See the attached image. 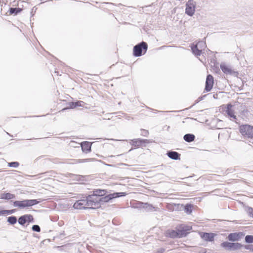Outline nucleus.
Instances as JSON below:
<instances>
[{
	"label": "nucleus",
	"instance_id": "obj_1",
	"mask_svg": "<svg viewBox=\"0 0 253 253\" xmlns=\"http://www.w3.org/2000/svg\"><path fill=\"white\" fill-rule=\"evenodd\" d=\"M239 130L244 138L253 139V126L248 124L242 125L239 126Z\"/></svg>",
	"mask_w": 253,
	"mask_h": 253
},
{
	"label": "nucleus",
	"instance_id": "obj_2",
	"mask_svg": "<svg viewBox=\"0 0 253 253\" xmlns=\"http://www.w3.org/2000/svg\"><path fill=\"white\" fill-rule=\"evenodd\" d=\"M147 48L148 45L147 43L142 42L134 46L133 49V54L136 57L140 56L146 52Z\"/></svg>",
	"mask_w": 253,
	"mask_h": 253
},
{
	"label": "nucleus",
	"instance_id": "obj_3",
	"mask_svg": "<svg viewBox=\"0 0 253 253\" xmlns=\"http://www.w3.org/2000/svg\"><path fill=\"white\" fill-rule=\"evenodd\" d=\"M88 209H96L100 207V198L92 194L86 197Z\"/></svg>",
	"mask_w": 253,
	"mask_h": 253
},
{
	"label": "nucleus",
	"instance_id": "obj_4",
	"mask_svg": "<svg viewBox=\"0 0 253 253\" xmlns=\"http://www.w3.org/2000/svg\"><path fill=\"white\" fill-rule=\"evenodd\" d=\"M176 228L179 235V238H182L186 236L190 232L192 229V226L190 225L181 224L178 225Z\"/></svg>",
	"mask_w": 253,
	"mask_h": 253
},
{
	"label": "nucleus",
	"instance_id": "obj_5",
	"mask_svg": "<svg viewBox=\"0 0 253 253\" xmlns=\"http://www.w3.org/2000/svg\"><path fill=\"white\" fill-rule=\"evenodd\" d=\"M38 203L37 200H25L23 201H16L14 202V206L19 208H24L30 207Z\"/></svg>",
	"mask_w": 253,
	"mask_h": 253
},
{
	"label": "nucleus",
	"instance_id": "obj_6",
	"mask_svg": "<svg viewBox=\"0 0 253 253\" xmlns=\"http://www.w3.org/2000/svg\"><path fill=\"white\" fill-rule=\"evenodd\" d=\"M205 46V43L202 42H198L196 45H193L191 47L193 53L195 55H200L202 53V50L204 49Z\"/></svg>",
	"mask_w": 253,
	"mask_h": 253
},
{
	"label": "nucleus",
	"instance_id": "obj_7",
	"mask_svg": "<svg viewBox=\"0 0 253 253\" xmlns=\"http://www.w3.org/2000/svg\"><path fill=\"white\" fill-rule=\"evenodd\" d=\"M196 3L193 0H189L186 5L185 12L189 16H192L195 11Z\"/></svg>",
	"mask_w": 253,
	"mask_h": 253
},
{
	"label": "nucleus",
	"instance_id": "obj_8",
	"mask_svg": "<svg viewBox=\"0 0 253 253\" xmlns=\"http://www.w3.org/2000/svg\"><path fill=\"white\" fill-rule=\"evenodd\" d=\"M125 193H114L112 194H110L108 195H106L104 197L103 196L102 198H100V202H108L112 199L119 197L120 196H125Z\"/></svg>",
	"mask_w": 253,
	"mask_h": 253
},
{
	"label": "nucleus",
	"instance_id": "obj_9",
	"mask_svg": "<svg viewBox=\"0 0 253 253\" xmlns=\"http://www.w3.org/2000/svg\"><path fill=\"white\" fill-rule=\"evenodd\" d=\"M199 234L202 239L207 242L213 241L214 237L216 235L215 233L203 232H199Z\"/></svg>",
	"mask_w": 253,
	"mask_h": 253
},
{
	"label": "nucleus",
	"instance_id": "obj_10",
	"mask_svg": "<svg viewBox=\"0 0 253 253\" xmlns=\"http://www.w3.org/2000/svg\"><path fill=\"white\" fill-rule=\"evenodd\" d=\"M87 201L86 199H81L77 201L74 204L73 207L75 209L77 210H83L85 209H88L87 206Z\"/></svg>",
	"mask_w": 253,
	"mask_h": 253
},
{
	"label": "nucleus",
	"instance_id": "obj_11",
	"mask_svg": "<svg viewBox=\"0 0 253 253\" xmlns=\"http://www.w3.org/2000/svg\"><path fill=\"white\" fill-rule=\"evenodd\" d=\"M214 84L213 77L211 75L207 77L205 90L206 92L210 91L212 88Z\"/></svg>",
	"mask_w": 253,
	"mask_h": 253
},
{
	"label": "nucleus",
	"instance_id": "obj_12",
	"mask_svg": "<svg viewBox=\"0 0 253 253\" xmlns=\"http://www.w3.org/2000/svg\"><path fill=\"white\" fill-rule=\"evenodd\" d=\"M244 236V234L242 232L232 233L229 234L228 239L229 241H238Z\"/></svg>",
	"mask_w": 253,
	"mask_h": 253
},
{
	"label": "nucleus",
	"instance_id": "obj_13",
	"mask_svg": "<svg viewBox=\"0 0 253 253\" xmlns=\"http://www.w3.org/2000/svg\"><path fill=\"white\" fill-rule=\"evenodd\" d=\"M226 108V113L228 117L234 120H236L237 119L236 116L235 115V112L233 109V105L231 104H228L227 105Z\"/></svg>",
	"mask_w": 253,
	"mask_h": 253
},
{
	"label": "nucleus",
	"instance_id": "obj_14",
	"mask_svg": "<svg viewBox=\"0 0 253 253\" xmlns=\"http://www.w3.org/2000/svg\"><path fill=\"white\" fill-rule=\"evenodd\" d=\"M85 103L83 101H78L77 102H72L69 103V107L67 108H64L62 110L66 109H75L77 107H84Z\"/></svg>",
	"mask_w": 253,
	"mask_h": 253
},
{
	"label": "nucleus",
	"instance_id": "obj_15",
	"mask_svg": "<svg viewBox=\"0 0 253 253\" xmlns=\"http://www.w3.org/2000/svg\"><path fill=\"white\" fill-rule=\"evenodd\" d=\"M221 246L226 249H237L240 246V245L238 243H229L227 242H223Z\"/></svg>",
	"mask_w": 253,
	"mask_h": 253
},
{
	"label": "nucleus",
	"instance_id": "obj_16",
	"mask_svg": "<svg viewBox=\"0 0 253 253\" xmlns=\"http://www.w3.org/2000/svg\"><path fill=\"white\" fill-rule=\"evenodd\" d=\"M81 145L82 151L84 152L85 153H87L90 152L91 146V144L90 143V142H88V141H84V142L81 143Z\"/></svg>",
	"mask_w": 253,
	"mask_h": 253
},
{
	"label": "nucleus",
	"instance_id": "obj_17",
	"mask_svg": "<svg viewBox=\"0 0 253 253\" xmlns=\"http://www.w3.org/2000/svg\"><path fill=\"white\" fill-rule=\"evenodd\" d=\"M166 236L168 237L175 238H179L177 230H168L166 232Z\"/></svg>",
	"mask_w": 253,
	"mask_h": 253
},
{
	"label": "nucleus",
	"instance_id": "obj_18",
	"mask_svg": "<svg viewBox=\"0 0 253 253\" xmlns=\"http://www.w3.org/2000/svg\"><path fill=\"white\" fill-rule=\"evenodd\" d=\"M107 193L106 190L101 189H94L92 192V195H94L95 197H97L100 198V197L104 196Z\"/></svg>",
	"mask_w": 253,
	"mask_h": 253
},
{
	"label": "nucleus",
	"instance_id": "obj_19",
	"mask_svg": "<svg viewBox=\"0 0 253 253\" xmlns=\"http://www.w3.org/2000/svg\"><path fill=\"white\" fill-rule=\"evenodd\" d=\"M15 197V195L10 193H2L0 194V198L4 200H11Z\"/></svg>",
	"mask_w": 253,
	"mask_h": 253
},
{
	"label": "nucleus",
	"instance_id": "obj_20",
	"mask_svg": "<svg viewBox=\"0 0 253 253\" xmlns=\"http://www.w3.org/2000/svg\"><path fill=\"white\" fill-rule=\"evenodd\" d=\"M151 141L148 139H138L134 141V143L137 146H142L144 144L146 143H150Z\"/></svg>",
	"mask_w": 253,
	"mask_h": 253
},
{
	"label": "nucleus",
	"instance_id": "obj_21",
	"mask_svg": "<svg viewBox=\"0 0 253 253\" xmlns=\"http://www.w3.org/2000/svg\"><path fill=\"white\" fill-rule=\"evenodd\" d=\"M220 69L226 74H231L232 73V70L225 64H221Z\"/></svg>",
	"mask_w": 253,
	"mask_h": 253
},
{
	"label": "nucleus",
	"instance_id": "obj_22",
	"mask_svg": "<svg viewBox=\"0 0 253 253\" xmlns=\"http://www.w3.org/2000/svg\"><path fill=\"white\" fill-rule=\"evenodd\" d=\"M195 136L192 134H186L184 136V140L188 142H191L194 140Z\"/></svg>",
	"mask_w": 253,
	"mask_h": 253
},
{
	"label": "nucleus",
	"instance_id": "obj_23",
	"mask_svg": "<svg viewBox=\"0 0 253 253\" xmlns=\"http://www.w3.org/2000/svg\"><path fill=\"white\" fill-rule=\"evenodd\" d=\"M139 207H142L143 208L153 209L154 207L151 204L148 203H144L143 202H139L137 203Z\"/></svg>",
	"mask_w": 253,
	"mask_h": 253
},
{
	"label": "nucleus",
	"instance_id": "obj_24",
	"mask_svg": "<svg viewBox=\"0 0 253 253\" xmlns=\"http://www.w3.org/2000/svg\"><path fill=\"white\" fill-rule=\"evenodd\" d=\"M168 156L172 159L177 160L179 159L180 155L176 152L172 151L168 153Z\"/></svg>",
	"mask_w": 253,
	"mask_h": 253
},
{
	"label": "nucleus",
	"instance_id": "obj_25",
	"mask_svg": "<svg viewBox=\"0 0 253 253\" xmlns=\"http://www.w3.org/2000/svg\"><path fill=\"white\" fill-rule=\"evenodd\" d=\"M22 11L20 8H10L9 10V15H17Z\"/></svg>",
	"mask_w": 253,
	"mask_h": 253
},
{
	"label": "nucleus",
	"instance_id": "obj_26",
	"mask_svg": "<svg viewBox=\"0 0 253 253\" xmlns=\"http://www.w3.org/2000/svg\"><path fill=\"white\" fill-rule=\"evenodd\" d=\"M193 209V206L191 204H186L184 207V211L187 214H191Z\"/></svg>",
	"mask_w": 253,
	"mask_h": 253
},
{
	"label": "nucleus",
	"instance_id": "obj_27",
	"mask_svg": "<svg viewBox=\"0 0 253 253\" xmlns=\"http://www.w3.org/2000/svg\"><path fill=\"white\" fill-rule=\"evenodd\" d=\"M245 241L248 243H253V235H247L245 237Z\"/></svg>",
	"mask_w": 253,
	"mask_h": 253
},
{
	"label": "nucleus",
	"instance_id": "obj_28",
	"mask_svg": "<svg viewBox=\"0 0 253 253\" xmlns=\"http://www.w3.org/2000/svg\"><path fill=\"white\" fill-rule=\"evenodd\" d=\"M7 221L10 223L13 224L16 222L17 219L15 216H10L8 218Z\"/></svg>",
	"mask_w": 253,
	"mask_h": 253
},
{
	"label": "nucleus",
	"instance_id": "obj_29",
	"mask_svg": "<svg viewBox=\"0 0 253 253\" xmlns=\"http://www.w3.org/2000/svg\"><path fill=\"white\" fill-rule=\"evenodd\" d=\"M18 222L20 224L22 225H23L24 224L26 223V221L25 217L24 215H23V216H21L20 217H19V218L18 219Z\"/></svg>",
	"mask_w": 253,
	"mask_h": 253
},
{
	"label": "nucleus",
	"instance_id": "obj_30",
	"mask_svg": "<svg viewBox=\"0 0 253 253\" xmlns=\"http://www.w3.org/2000/svg\"><path fill=\"white\" fill-rule=\"evenodd\" d=\"M8 166L9 167L17 168L19 166V164L17 162H10L8 163Z\"/></svg>",
	"mask_w": 253,
	"mask_h": 253
},
{
	"label": "nucleus",
	"instance_id": "obj_31",
	"mask_svg": "<svg viewBox=\"0 0 253 253\" xmlns=\"http://www.w3.org/2000/svg\"><path fill=\"white\" fill-rule=\"evenodd\" d=\"M75 163H85L90 161V159H78L75 160Z\"/></svg>",
	"mask_w": 253,
	"mask_h": 253
},
{
	"label": "nucleus",
	"instance_id": "obj_32",
	"mask_svg": "<svg viewBox=\"0 0 253 253\" xmlns=\"http://www.w3.org/2000/svg\"><path fill=\"white\" fill-rule=\"evenodd\" d=\"M24 216L25 217L26 222L27 221L30 222L33 220V216L30 214H26V215H24Z\"/></svg>",
	"mask_w": 253,
	"mask_h": 253
},
{
	"label": "nucleus",
	"instance_id": "obj_33",
	"mask_svg": "<svg viewBox=\"0 0 253 253\" xmlns=\"http://www.w3.org/2000/svg\"><path fill=\"white\" fill-rule=\"evenodd\" d=\"M141 134L144 136H147L149 134L148 130L142 129L141 130Z\"/></svg>",
	"mask_w": 253,
	"mask_h": 253
},
{
	"label": "nucleus",
	"instance_id": "obj_34",
	"mask_svg": "<svg viewBox=\"0 0 253 253\" xmlns=\"http://www.w3.org/2000/svg\"><path fill=\"white\" fill-rule=\"evenodd\" d=\"M32 229H33V230L36 231V232H40V231H41V228H40V226L37 225H33L32 227Z\"/></svg>",
	"mask_w": 253,
	"mask_h": 253
},
{
	"label": "nucleus",
	"instance_id": "obj_35",
	"mask_svg": "<svg viewBox=\"0 0 253 253\" xmlns=\"http://www.w3.org/2000/svg\"><path fill=\"white\" fill-rule=\"evenodd\" d=\"M248 213L250 216L253 217V208H249Z\"/></svg>",
	"mask_w": 253,
	"mask_h": 253
},
{
	"label": "nucleus",
	"instance_id": "obj_36",
	"mask_svg": "<svg viewBox=\"0 0 253 253\" xmlns=\"http://www.w3.org/2000/svg\"><path fill=\"white\" fill-rule=\"evenodd\" d=\"M1 213H12V211H6V210H5V211H2Z\"/></svg>",
	"mask_w": 253,
	"mask_h": 253
},
{
	"label": "nucleus",
	"instance_id": "obj_37",
	"mask_svg": "<svg viewBox=\"0 0 253 253\" xmlns=\"http://www.w3.org/2000/svg\"><path fill=\"white\" fill-rule=\"evenodd\" d=\"M252 251H253V249L252 250Z\"/></svg>",
	"mask_w": 253,
	"mask_h": 253
}]
</instances>
